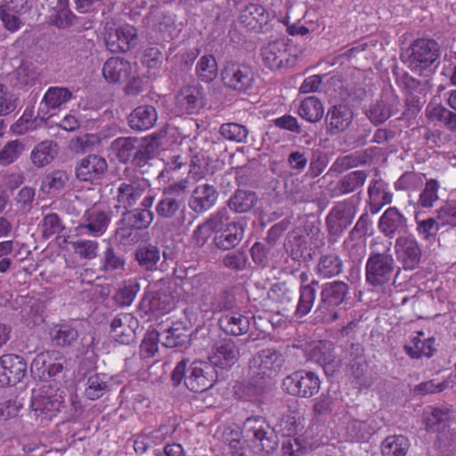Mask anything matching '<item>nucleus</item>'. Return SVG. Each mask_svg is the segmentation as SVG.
I'll use <instances>...</instances> for the list:
<instances>
[{
  "instance_id": "nucleus-21",
  "label": "nucleus",
  "mask_w": 456,
  "mask_h": 456,
  "mask_svg": "<svg viewBox=\"0 0 456 456\" xmlns=\"http://www.w3.org/2000/svg\"><path fill=\"white\" fill-rule=\"evenodd\" d=\"M149 183L144 179H129L119 183L117 189L116 200L118 206L128 209L133 208L144 195Z\"/></svg>"
},
{
  "instance_id": "nucleus-57",
  "label": "nucleus",
  "mask_w": 456,
  "mask_h": 456,
  "mask_svg": "<svg viewBox=\"0 0 456 456\" xmlns=\"http://www.w3.org/2000/svg\"><path fill=\"white\" fill-rule=\"evenodd\" d=\"M93 23L94 22L91 20H86L77 28V33L71 37L72 41L77 43L76 46L78 50L87 51L91 50L94 47V38L95 37V31L92 30Z\"/></svg>"
},
{
  "instance_id": "nucleus-30",
  "label": "nucleus",
  "mask_w": 456,
  "mask_h": 456,
  "mask_svg": "<svg viewBox=\"0 0 456 456\" xmlns=\"http://www.w3.org/2000/svg\"><path fill=\"white\" fill-rule=\"evenodd\" d=\"M84 376L86 378L84 394L87 399L94 401L110 392L111 377L108 374L86 370Z\"/></svg>"
},
{
  "instance_id": "nucleus-51",
  "label": "nucleus",
  "mask_w": 456,
  "mask_h": 456,
  "mask_svg": "<svg viewBox=\"0 0 456 456\" xmlns=\"http://www.w3.org/2000/svg\"><path fill=\"white\" fill-rule=\"evenodd\" d=\"M367 177L368 173L365 170L349 172L338 182V189L341 194L354 192L362 188Z\"/></svg>"
},
{
  "instance_id": "nucleus-8",
  "label": "nucleus",
  "mask_w": 456,
  "mask_h": 456,
  "mask_svg": "<svg viewBox=\"0 0 456 456\" xmlns=\"http://www.w3.org/2000/svg\"><path fill=\"white\" fill-rule=\"evenodd\" d=\"M281 386L282 389L290 395L310 398L319 392L321 380L314 371L297 370L287 375Z\"/></svg>"
},
{
  "instance_id": "nucleus-60",
  "label": "nucleus",
  "mask_w": 456,
  "mask_h": 456,
  "mask_svg": "<svg viewBox=\"0 0 456 456\" xmlns=\"http://www.w3.org/2000/svg\"><path fill=\"white\" fill-rule=\"evenodd\" d=\"M126 259L124 256L112 247H108L103 253L102 269L105 272L121 273L125 270Z\"/></svg>"
},
{
  "instance_id": "nucleus-48",
  "label": "nucleus",
  "mask_w": 456,
  "mask_h": 456,
  "mask_svg": "<svg viewBox=\"0 0 456 456\" xmlns=\"http://www.w3.org/2000/svg\"><path fill=\"white\" fill-rule=\"evenodd\" d=\"M424 421L429 432H443L450 425L451 413L448 409L430 408L424 412Z\"/></svg>"
},
{
  "instance_id": "nucleus-35",
  "label": "nucleus",
  "mask_w": 456,
  "mask_h": 456,
  "mask_svg": "<svg viewBox=\"0 0 456 456\" xmlns=\"http://www.w3.org/2000/svg\"><path fill=\"white\" fill-rule=\"evenodd\" d=\"M244 236V225L240 222L232 224L214 235L213 242L221 250H230L240 244Z\"/></svg>"
},
{
  "instance_id": "nucleus-15",
  "label": "nucleus",
  "mask_w": 456,
  "mask_h": 456,
  "mask_svg": "<svg viewBox=\"0 0 456 456\" xmlns=\"http://www.w3.org/2000/svg\"><path fill=\"white\" fill-rule=\"evenodd\" d=\"M395 253L404 270H414L421 262V247L412 236H399L395 242Z\"/></svg>"
},
{
  "instance_id": "nucleus-33",
  "label": "nucleus",
  "mask_w": 456,
  "mask_h": 456,
  "mask_svg": "<svg viewBox=\"0 0 456 456\" xmlns=\"http://www.w3.org/2000/svg\"><path fill=\"white\" fill-rule=\"evenodd\" d=\"M158 119V113L152 105H141L127 117L129 126L133 130L145 131L151 128Z\"/></svg>"
},
{
  "instance_id": "nucleus-19",
  "label": "nucleus",
  "mask_w": 456,
  "mask_h": 456,
  "mask_svg": "<svg viewBox=\"0 0 456 456\" xmlns=\"http://www.w3.org/2000/svg\"><path fill=\"white\" fill-rule=\"evenodd\" d=\"M218 195L215 185L207 181L199 183L191 191L188 206L197 215L206 213L216 205Z\"/></svg>"
},
{
  "instance_id": "nucleus-64",
  "label": "nucleus",
  "mask_w": 456,
  "mask_h": 456,
  "mask_svg": "<svg viewBox=\"0 0 456 456\" xmlns=\"http://www.w3.org/2000/svg\"><path fill=\"white\" fill-rule=\"evenodd\" d=\"M346 431L351 439L357 441L367 440L374 432L368 421L358 419L350 420Z\"/></svg>"
},
{
  "instance_id": "nucleus-45",
  "label": "nucleus",
  "mask_w": 456,
  "mask_h": 456,
  "mask_svg": "<svg viewBox=\"0 0 456 456\" xmlns=\"http://www.w3.org/2000/svg\"><path fill=\"white\" fill-rule=\"evenodd\" d=\"M219 134L223 139L232 142L246 144L255 141L250 135L249 129L245 125L237 122L222 124L219 127Z\"/></svg>"
},
{
  "instance_id": "nucleus-47",
  "label": "nucleus",
  "mask_w": 456,
  "mask_h": 456,
  "mask_svg": "<svg viewBox=\"0 0 456 456\" xmlns=\"http://www.w3.org/2000/svg\"><path fill=\"white\" fill-rule=\"evenodd\" d=\"M58 154V145L51 140H45L35 146L31 152V161L37 167L50 164Z\"/></svg>"
},
{
  "instance_id": "nucleus-6",
  "label": "nucleus",
  "mask_w": 456,
  "mask_h": 456,
  "mask_svg": "<svg viewBox=\"0 0 456 456\" xmlns=\"http://www.w3.org/2000/svg\"><path fill=\"white\" fill-rule=\"evenodd\" d=\"M320 300L316 312L324 314L326 320L336 321L339 314L336 308L343 304L348 292L349 286L341 281H333L319 284Z\"/></svg>"
},
{
  "instance_id": "nucleus-63",
  "label": "nucleus",
  "mask_w": 456,
  "mask_h": 456,
  "mask_svg": "<svg viewBox=\"0 0 456 456\" xmlns=\"http://www.w3.org/2000/svg\"><path fill=\"white\" fill-rule=\"evenodd\" d=\"M436 216L442 227L456 228V200H448L436 210Z\"/></svg>"
},
{
  "instance_id": "nucleus-41",
  "label": "nucleus",
  "mask_w": 456,
  "mask_h": 456,
  "mask_svg": "<svg viewBox=\"0 0 456 456\" xmlns=\"http://www.w3.org/2000/svg\"><path fill=\"white\" fill-rule=\"evenodd\" d=\"M264 63L271 69L283 67V61H288L287 45L283 41L275 40L264 46L261 50Z\"/></svg>"
},
{
  "instance_id": "nucleus-1",
  "label": "nucleus",
  "mask_w": 456,
  "mask_h": 456,
  "mask_svg": "<svg viewBox=\"0 0 456 456\" xmlns=\"http://www.w3.org/2000/svg\"><path fill=\"white\" fill-rule=\"evenodd\" d=\"M441 55V49L436 40L428 37L413 40L409 47L400 54L401 61L412 71L422 75L429 69Z\"/></svg>"
},
{
  "instance_id": "nucleus-56",
  "label": "nucleus",
  "mask_w": 456,
  "mask_h": 456,
  "mask_svg": "<svg viewBox=\"0 0 456 456\" xmlns=\"http://www.w3.org/2000/svg\"><path fill=\"white\" fill-rule=\"evenodd\" d=\"M140 291V283L135 279L125 281L115 293L113 299L119 306H129Z\"/></svg>"
},
{
  "instance_id": "nucleus-13",
  "label": "nucleus",
  "mask_w": 456,
  "mask_h": 456,
  "mask_svg": "<svg viewBox=\"0 0 456 456\" xmlns=\"http://www.w3.org/2000/svg\"><path fill=\"white\" fill-rule=\"evenodd\" d=\"M28 377L26 360L18 354L0 356V387L15 386Z\"/></svg>"
},
{
  "instance_id": "nucleus-5",
  "label": "nucleus",
  "mask_w": 456,
  "mask_h": 456,
  "mask_svg": "<svg viewBox=\"0 0 456 456\" xmlns=\"http://www.w3.org/2000/svg\"><path fill=\"white\" fill-rule=\"evenodd\" d=\"M396 268L395 261L388 249L384 252L372 251L365 264L366 282L374 288L390 282Z\"/></svg>"
},
{
  "instance_id": "nucleus-62",
  "label": "nucleus",
  "mask_w": 456,
  "mask_h": 456,
  "mask_svg": "<svg viewBox=\"0 0 456 456\" xmlns=\"http://www.w3.org/2000/svg\"><path fill=\"white\" fill-rule=\"evenodd\" d=\"M415 221L417 224V232L426 240L435 239L440 228H442L440 223L436 219V216L421 219L419 214L416 213Z\"/></svg>"
},
{
  "instance_id": "nucleus-53",
  "label": "nucleus",
  "mask_w": 456,
  "mask_h": 456,
  "mask_svg": "<svg viewBox=\"0 0 456 456\" xmlns=\"http://www.w3.org/2000/svg\"><path fill=\"white\" fill-rule=\"evenodd\" d=\"M366 162L365 156L358 151L347 155H340L331 164L328 173L342 174L348 169L365 165Z\"/></svg>"
},
{
  "instance_id": "nucleus-43",
  "label": "nucleus",
  "mask_w": 456,
  "mask_h": 456,
  "mask_svg": "<svg viewBox=\"0 0 456 456\" xmlns=\"http://www.w3.org/2000/svg\"><path fill=\"white\" fill-rule=\"evenodd\" d=\"M257 201L258 197L255 191L238 189L228 200L227 206L234 213L244 214L249 212Z\"/></svg>"
},
{
  "instance_id": "nucleus-24",
  "label": "nucleus",
  "mask_w": 456,
  "mask_h": 456,
  "mask_svg": "<svg viewBox=\"0 0 456 456\" xmlns=\"http://www.w3.org/2000/svg\"><path fill=\"white\" fill-rule=\"evenodd\" d=\"M354 117V111L347 104L331 106L325 117L327 134L336 135L346 131L352 124Z\"/></svg>"
},
{
  "instance_id": "nucleus-9",
  "label": "nucleus",
  "mask_w": 456,
  "mask_h": 456,
  "mask_svg": "<svg viewBox=\"0 0 456 456\" xmlns=\"http://www.w3.org/2000/svg\"><path fill=\"white\" fill-rule=\"evenodd\" d=\"M401 110L400 98L393 88L384 89L375 102H373L365 115L371 124L378 126L384 124L390 117L397 114Z\"/></svg>"
},
{
  "instance_id": "nucleus-61",
  "label": "nucleus",
  "mask_w": 456,
  "mask_h": 456,
  "mask_svg": "<svg viewBox=\"0 0 456 456\" xmlns=\"http://www.w3.org/2000/svg\"><path fill=\"white\" fill-rule=\"evenodd\" d=\"M25 151V145L19 140L7 142L0 151V166L6 167L16 161Z\"/></svg>"
},
{
  "instance_id": "nucleus-32",
  "label": "nucleus",
  "mask_w": 456,
  "mask_h": 456,
  "mask_svg": "<svg viewBox=\"0 0 456 456\" xmlns=\"http://www.w3.org/2000/svg\"><path fill=\"white\" fill-rule=\"evenodd\" d=\"M269 14L265 7L258 4H248L240 11L239 20L247 28L262 29L268 23Z\"/></svg>"
},
{
  "instance_id": "nucleus-50",
  "label": "nucleus",
  "mask_w": 456,
  "mask_h": 456,
  "mask_svg": "<svg viewBox=\"0 0 456 456\" xmlns=\"http://www.w3.org/2000/svg\"><path fill=\"white\" fill-rule=\"evenodd\" d=\"M195 72L198 78L205 83L213 82L218 75V65L213 54L202 55L196 63Z\"/></svg>"
},
{
  "instance_id": "nucleus-49",
  "label": "nucleus",
  "mask_w": 456,
  "mask_h": 456,
  "mask_svg": "<svg viewBox=\"0 0 456 456\" xmlns=\"http://www.w3.org/2000/svg\"><path fill=\"white\" fill-rule=\"evenodd\" d=\"M297 113L305 120L317 123L323 118L324 108L319 98L310 96L301 102Z\"/></svg>"
},
{
  "instance_id": "nucleus-16",
  "label": "nucleus",
  "mask_w": 456,
  "mask_h": 456,
  "mask_svg": "<svg viewBox=\"0 0 456 456\" xmlns=\"http://www.w3.org/2000/svg\"><path fill=\"white\" fill-rule=\"evenodd\" d=\"M141 306L146 312L156 315H163L175 307V299L170 291V288L156 286L144 294Z\"/></svg>"
},
{
  "instance_id": "nucleus-55",
  "label": "nucleus",
  "mask_w": 456,
  "mask_h": 456,
  "mask_svg": "<svg viewBox=\"0 0 456 456\" xmlns=\"http://www.w3.org/2000/svg\"><path fill=\"white\" fill-rule=\"evenodd\" d=\"M69 180V174L61 169L48 173L42 180L41 190L47 194L60 191L65 188Z\"/></svg>"
},
{
  "instance_id": "nucleus-44",
  "label": "nucleus",
  "mask_w": 456,
  "mask_h": 456,
  "mask_svg": "<svg viewBox=\"0 0 456 456\" xmlns=\"http://www.w3.org/2000/svg\"><path fill=\"white\" fill-rule=\"evenodd\" d=\"M160 249L152 244L142 245L134 252V259L142 270L153 272L158 270L160 261Z\"/></svg>"
},
{
  "instance_id": "nucleus-27",
  "label": "nucleus",
  "mask_w": 456,
  "mask_h": 456,
  "mask_svg": "<svg viewBox=\"0 0 456 456\" xmlns=\"http://www.w3.org/2000/svg\"><path fill=\"white\" fill-rule=\"evenodd\" d=\"M237 305L235 289L226 288L213 296L206 297L200 304V309L205 313H221L230 311Z\"/></svg>"
},
{
  "instance_id": "nucleus-22",
  "label": "nucleus",
  "mask_w": 456,
  "mask_h": 456,
  "mask_svg": "<svg viewBox=\"0 0 456 456\" xmlns=\"http://www.w3.org/2000/svg\"><path fill=\"white\" fill-rule=\"evenodd\" d=\"M378 229L385 238L391 240L408 231V219L396 207H389L379 217Z\"/></svg>"
},
{
  "instance_id": "nucleus-39",
  "label": "nucleus",
  "mask_w": 456,
  "mask_h": 456,
  "mask_svg": "<svg viewBox=\"0 0 456 456\" xmlns=\"http://www.w3.org/2000/svg\"><path fill=\"white\" fill-rule=\"evenodd\" d=\"M221 330L228 335L238 337L249 330V318L237 312L221 316L218 321Z\"/></svg>"
},
{
  "instance_id": "nucleus-11",
  "label": "nucleus",
  "mask_w": 456,
  "mask_h": 456,
  "mask_svg": "<svg viewBox=\"0 0 456 456\" xmlns=\"http://www.w3.org/2000/svg\"><path fill=\"white\" fill-rule=\"evenodd\" d=\"M154 214L151 210L146 209H126L118 222V228L115 232L116 237L125 240L133 235L134 231L145 230L153 222Z\"/></svg>"
},
{
  "instance_id": "nucleus-12",
  "label": "nucleus",
  "mask_w": 456,
  "mask_h": 456,
  "mask_svg": "<svg viewBox=\"0 0 456 456\" xmlns=\"http://www.w3.org/2000/svg\"><path fill=\"white\" fill-rule=\"evenodd\" d=\"M356 213L355 206L350 200L336 203L326 216L325 223L329 236L336 240L352 224Z\"/></svg>"
},
{
  "instance_id": "nucleus-17",
  "label": "nucleus",
  "mask_w": 456,
  "mask_h": 456,
  "mask_svg": "<svg viewBox=\"0 0 456 456\" xmlns=\"http://www.w3.org/2000/svg\"><path fill=\"white\" fill-rule=\"evenodd\" d=\"M137 41L136 28L128 24L110 28L105 36L106 47L111 53H127L136 46Z\"/></svg>"
},
{
  "instance_id": "nucleus-7",
  "label": "nucleus",
  "mask_w": 456,
  "mask_h": 456,
  "mask_svg": "<svg viewBox=\"0 0 456 456\" xmlns=\"http://www.w3.org/2000/svg\"><path fill=\"white\" fill-rule=\"evenodd\" d=\"M221 79L225 87L238 93H247L255 85L256 73L248 64L227 61L221 69Z\"/></svg>"
},
{
  "instance_id": "nucleus-38",
  "label": "nucleus",
  "mask_w": 456,
  "mask_h": 456,
  "mask_svg": "<svg viewBox=\"0 0 456 456\" xmlns=\"http://www.w3.org/2000/svg\"><path fill=\"white\" fill-rule=\"evenodd\" d=\"M160 343L167 348L184 347L190 344L188 329L181 323L173 324L167 329H159Z\"/></svg>"
},
{
  "instance_id": "nucleus-14",
  "label": "nucleus",
  "mask_w": 456,
  "mask_h": 456,
  "mask_svg": "<svg viewBox=\"0 0 456 456\" xmlns=\"http://www.w3.org/2000/svg\"><path fill=\"white\" fill-rule=\"evenodd\" d=\"M107 171V160L98 154H89L82 158L75 167L77 179L90 183H99Z\"/></svg>"
},
{
  "instance_id": "nucleus-52",
  "label": "nucleus",
  "mask_w": 456,
  "mask_h": 456,
  "mask_svg": "<svg viewBox=\"0 0 456 456\" xmlns=\"http://www.w3.org/2000/svg\"><path fill=\"white\" fill-rule=\"evenodd\" d=\"M13 86L19 88L32 86L38 77L36 66L30 61H22L13 71Z\"/></svg>"
},
{
  "instance_id": "nucleus-20",
  "label": "nucleus",
  "mask_w": 456,
  "mask_h": 456,
  "mask_svg": "<svg viewBox=\"0 0 456 456\" xmlns=\"http://www.w3.org/2000/svg\"><path fill=\"white\" fill-rule=\"evenodd\" d=\"M156 213L163 219H175L181 225L186 219V206L182 197L171 191H164L157 203Z\"/></svg>"
},
{
  "instance_id": "nucleus-42",
  "label": "nucleus",
  "mask_w": 456,
  "mask_h": 456,
  "mask_svg": "<svg viewBox=\"0 0 456 456\" xmlns=\"http://www.w3.org/2000/svg\"><path fill=\"white\" fill-rule=\"evenodd\" d=\"M73 97L72 92L62 86H51L45 92L42 101L40 111L44 112L45 110H61L69 100Z\"/></svg>"
},
{
  "instance_id": "nucleus-40",
  "label": "nucleus",
  "mask_w": 456,
  "mask_h": 456,
  "mask_svg": "<svg viewBox=\"0 0 456 456\" xmlns=\"http://www.w3.org/2000/svg\"><path fill=\"white\" fill-rule=\"evenodd\" d=\"M344 264L336 253L322 254L314 267L315 273L323 279H331L342 273Z\"/></svg>"
},
{
  "instance_id": "nucleus-26",
  "label": "nucleus",
  "mask_w": 456,
  "mask_h": 456,
  "mask_svg": "<svg viewBox=\"0 0 456 456\" xmlns=\"http://www.w3.org/2000/svg\"><path fill=\"white\" fill-rule=\"evenodd\" d=\"M137 327L138 322L131 314H120L111 321L110 333L118 343L130 345L135 342Z\"/></svg>"
},
{
  "instance_id": "nucleus-4",
  "label": "nucleus",
  "mask_w": 456,
  "mask_h": 456,
  "mask_svg": "<svg viewBox=\"0 0 456 456\" xmlns=\"http://www.w3.org/2000/svg\"><path fill=\"white\" fill-rule=\"evenodd\" d=\"M286 362L284 354L273 347L264 348L256 353L248 362V374L273 384V379L281 371Z\"/></svg>"
},
{
  "instance_id": "nucleus-54",
  "label": "nucleus",
  "mask_w": 456,
  "mask_h": 456,
  "mask_svg": "<svg viewBox=\"0 0 456 456\" xmlns=\"http://www.w3.org/2000/svg\"><path fill=\"white\" fill-rule=\"evenodd\" d=\"M410 442L404 436H390L381 444L383 456H406Z\"/></svg>"
},
{
  "instance_id": "nucleus-18",
  "label": "nucleus",
  "mask_w": 456,
  "mask_h": 456,
  "mask_svg": "<svg viewBox=\"0 0 456 456\" xmlns=\"http://www.w3.org/2000/svg\"><path fill=\"white\" fill-rule=\"evenodd\" d=\"M49 390L50 387H43L37 391H33L30 406L37 417L45 415V419H52L62 407L61 396L49 394Z\"/></svg>"
},
{
  "instance_id": "nucleus-10",
  "label": "nucleus",
  "mask_w": 456,
  "mask_h": 456,
  "mask_svg": "<svg viewBox=\"0 0 456 456\" xmlns=\"http://www.w3.org/2000/svg\"><path fill=\"white\" fill-rule=\"evenodd\" d=\"M190 367L191 376L187 379L186 387L191 392H205L219 379V370L209 361H193Z\"/></svg>"
},
{
  "instance_id": "nucleus-34",
  "label": "nucleus",
  "mask_w": 456,
  "mask_h": 456,
  "mask_svg": "<svg viewBox=\"0 0 456 456\" xmlns=\"http://www.w3.org/2000/svg\"><path fill=\"white\" fill-rule=\"evenodd\" d=\"M49 336L53 346L64 349L77 343L79 332L76 327L69 323H59L51 328Z\"/></svg>"
},
{
  "instance_id": "nucleus-31",
  "label": "nucleus",
  "mask_w": 456,
  "mask_h": 456,
  "mask_svg": "<svg viewBox=\"0 0 456 456\" xmlns=\"http://www.w3.org/2000/svg\"><path fill=\"white\" fill-rule=\"evenodd\" d=\"M272 387L273 384L267 380L249 375V381L238 386L236 394L244 401L257 402L271 391Z\"/></svg>"
},
{
  "instance_id": "nucleus-59",
  "label": "nucleus",
  "mask_w": 456,
  "mask_h": 456,
  "mask_svg": "<svg viewBox=\"0 0 456 456\" xmlns=\"http://www.w3.org/2000/svg\"><path fill=\"white\" fill-rule=\"evenodd\" d=\"M396 84L403 88L405 95L425 94L426 86L423 82L409 75L408 72H394Z\"/></svg>"
},
{
  "instance_id": "nucleus-29",
  "label": "nucleus",
  "mask_w": 456,
  "mask_h": 456,
  "mask_svg": "<svg viewBox=\"0 0 456 456\" xmlns=\"http://www.w3.org/2000/svg\"><path fill=\"white\" fill-rule=\"evenodd\" d=\"M133 72L130 61L122 57L109 58L102 67V75L109 83H123L127 81Z\"/></svg>"
},
{
  "instance_id": "nucleus-28",
  "label": "nucleus",
  "mask_w": 456,
  "mask_h": 456,
  "mask_svg": "<svg viewBox=\"0 0 456 456\" xmlns=\"http://www.w3.org/2000/svg\"><path fill=\"white\" fill-rule=\"evenodd\" d=\"M240 358V350L232 339H224L216 344L209 362L223 370L233 366Z\"/></svg>"
},
{
  "instance_id": "nucleus-25",
  "label": "nucleus",
  "mask_w": 456,
  "mask_h": 456,
  "mask_svg": "<svg viewBox=\"0 0 456 456\" xmlns=\"http://www.w3.org/2000/svg\"><path fill=\"white\" fill-rule=\"evenodd\" d=\"M301 285L299 288V297L297 304L295 315L302 318L307 315L313 309L316 301L317 292L319 289V281L313 279L309 282V274L302 272L299 275Z\"/></svg>"
},
{
  "instance_id": "nucleus-37",
  "label": "nucleus",
  "mask_w": 456,
  "mask_h": 456,
  "mask_svg": "<svg viewBox=\"0 0 456 456\" xmlns=\"http://www.w3.org/2000/svg\"><path fill=\"white\" fill-rule=\"evenodd\" d=\"M49 23L60 29L68 28L78 23L77 18L69 8V0H57L50 10Z\"/></svg>"
},
{
  "instance_id": "nucleus-3",
  "label": "nucleus",
  "mask_w": 456,
  "mask_h": 456,
  "mask_svg": "<svg viewBox=\"0 0 456 456\" xmlns=\"http://www.w3.org/2000/svg\"><path fill=\"white\" fill-rule=\"evenodd\" d=\"M110 148L119 162H130L136 167H143L155 156L158 143L155 140L118 137L111 142Z\"/></svg>"
},
{
  "instance_id": "nucleus-23",
  "label": "nucleus",
  "mask_w": 456,
  "mask_h": 456,
  "mask_svg": "<svg viewBox=\"0 0 456 456\" xmlns=\"http://www.w3.org/2000/svg\"><path fill=\"white\" fill-rule=\"evenodd\" d=\"M203 106V89L198 85L181 87L175 97V107L180 114L198 112Z\"/></svg>"
},
{
  "instance_id": "nucleus-46",
  "label": "nucleus",
  "mask_w": 456,
  "mask_h": 456,
  "mask_svg": "<svg viewBox=\"0 0 456 456\" xmlns=\"http://www.w3.org/2000/svg\"><path fill=\"white\" fill-rule=\"evenodd\" d=\"M83 218L85 219L83 226L95 236L102 235L110 223L109 213L98 209L86 211Z\"/></svg>"
},
{
  "instance_id": "nucleus-2",
  "label": "nucleus",
  "mask_w": 456,
  "mask_h": 456,
  "mask_svg": "<svg viewBox=\"0 0 456 456\" xmlns=\"http://www.w3.org/2000/svg\"><path fill=\"white\" fill-rule=\"evenodd\" d=\"M241 433L245 442L256 453L270 454L279 446L280 441L276 430L263 417L247 418L243 423Z\"/></svg>"
},
{
  "instance_id": "nucleus-58",
  "label": "nucleus",
  "mask_w": 456,
  "mask_h": 456,
  "mask_svg": "<svg viewBox=\"0 0 456 456\" xmlns=\"http://www.w3.org/2000/svg\"><path fill=\"white\" fill-rule=\"evenodd\" d=\"M268 298L286 307L295 299V291L286 282H277L272 285L267 292Z\"/></svg>"
},
{
  "instance_id": "nucleus-36",
  "label": "nucleus",
  "mask_w": 456,
  "mask_h": 456,
  "mask_svg": "<svg viewBox=\"0 0 456 456\" xmlns=\"http://www.w3.org/2000/svg\"><path fill=\"white\" fill-rule=\"evenodd\" d=\"M369 209L377 214L385 205L393 200V193L387 190V184L382 180H372L368 188Z\"/></svg>"
}]
</instances>
